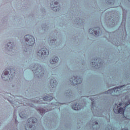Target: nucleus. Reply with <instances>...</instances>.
I'll use <instances>...</instances> for the list:
<instances>
[{"label":"nucleus","mask_w":130,"mask_h":130,"mask_svg":"<svg viewBox=\"0 0 130 130\" xmlns=\"http://www.w3.org/2000/svg\"><path fill=\"white\" fill-rule=\"evenodd\" d=\"M50 7L54 12H58L60 10V6L58 3V0H53L50 3Z\"/></svg>","instance_id":"f257e3e1"},{"label":"nucleus","mask_w":130,"mask_h":130,"mask_svg":"<svg viewBox=\"0 0 130 130\" xmlns=\"http://www.w3.org/2000/svg\"><path fill=\"white\" fill-rule=\"evenodd\" d=\"M24 39L25 41L28 42L27 44L29 46H32L35 44V39L34 38V37L30 35L25 36Z\"/></svg>","instance_id":"f03ea898"},{"label":"nucleus","mask_w":130,"mask_h":130,"mask_svg":"<svg viewBox=\"0 0 130 130\" xmlns=\"http://www.w3.org/2000/svg\"><path fill=\"white\" fill-rule=\"evenodd\" d=\"M39 56H42V55H48L49 54V51L46 48H43L39 50L37 53Z\"/></svg>","instance_id":"7ed1b4c3"},{"label":"nucleus","mask_w":130,"mask_h":130,"mask_svg":"<svg viewBox=\"0 0 130 130\" xmlns=\"http://www.w3.org/2000/svg\"><path fill=\"white\" fill-rule=\"evenodd\" d=\"M10 76H11V74H9V71L5 70L3 72V74L2 75V79H4V81H8V80H11Z\"/></svg>","instance_id":"20e7f679"},{"label":"nucleus","mask_w":130,"mask_h":130,"mask_svg":"<svg viewBox=\"0 0 130 130\" xmlns=\"http://www.w3.org/2000/svg\"><path fill=\"white\" fill-rule=\"evenodd\" d=\"M74 79H73L72 82H71L72 85H75L78 84H81L82 83V78H78V77L74 76Z\"/></svg>","instance_id":"39448f33"},{"label":"nucleus","mask_w":130,"mask_h":130,"mask_svg":"<svg viewBox=\"0 0 130 130\" xmlns=\"http://www.w3.org/2000/svg\"><path fill=\"white\" fill-rule=\"evenodd\" d=\"M114 112L115 113H120V114L124 115V111L125 110V107L120 108L118 110L115 109V108L113 109Z\"/></svg>","instance_id":"423d86ee"},{"label":"nucleus","mask_w":130,"mask_h":130,"mask_svg":"<svg viewBox=\"0 0 130 130\" xmlns=\"http://www.w3.org/2000/svg\"><path fill=\"white\" fill-rule=\"evenodd\" d=\"M94 30H100V28L98 27L94 28H90L89 30V32L90 33V34H94L96 36L98 35V31Z\"/></svg>","instance_id":"0eeeda50"},{"label":"nucleus","mask_w":130,"mask_h":130,"mask_svg":"<svg viewBox=\"0 0 130 130\" xmlns=\"http://www.w3.org/2000/svg\"><path fill=\"white\" fill-rule=\"evenodd\" d=\"M72 108L74 110H80V109H81V105L76 103L72 106Z\"/></svg>","instance_id":"6e6552de"},{"label":"nucleus","mask_w":130,"mask_h":130,"mask_svg":"<svg viewBox=\"0 0 130 130\" xmlns=\"http://www.w3.org/2000/svg\"><path fill=\"white\" fill-rule=\"evenodd\" d=\"M58 61V57H53L52 59L50 60V63H56Z\"/></svg>","instance_id":"1a4fd4ad"},{"label":"nucleus","mask_w":130,"mask_h":130,"mask_svg":"<svg viewBox=\"0 0 130 130\" xmlns=\"http://www.w3.org/2000/svg\"><path fill=\"white\" fill-rule=\"evenodd\" d=\"M52 99H53V98L51 95H49L48 96H45L43 98V100L45 101H51V100H52Z\"/></svg>","instance_id":"9d476101"},{"label":"nucleus","mask_w":130,"mask_h":130,"mask_svg":"<svg viewBox=\"0 0 130 130\" xmlns=\"http://www.w3.org/2000/svg\"><path fill=\"white\" fill-rule=\"evenodd\" d=\"M107 4L108 5H110V6H111L113 5V2H114V0H105Z\"/></svg>","instance_id":"9b49d317"},{"label":"nucleus","mask_w":130,"mask_h":130,"mask_svg":"<svg viewBox=\"0 0 130 130\" xmlns=\"http://www.w3.org/2000/svg\"><path fill=\"white\" fill-rule=\"evenodd\" d=\"M116 89H118V87H115V88H114L112 89H109V90H108L107 91V93H110V94H111V93L112 92H113V91H114V92H115V90H116Z\"/></svg>","instance_id":"f8f14e48"},{"label":"nucleus","mask_w":130,"mask_h":130,"mask_svg":"<svg viewBox=\"0 0 130 130\" xmlns=\"http://www.w3.org/2000/svg\"><path fill=\"white\" fill-rule=\"evenodd\" d=\"M41 11L42 13V14H43L44 15H46V11L45 10V9L42 8L41 10Z\"/></svg>","instance_id":"ddd939ff"},{"label":"nucleus","mask_w":130,"mask_h":130,"mask_svg":"<svg viewBox=\"0 0 130 130\" xmlns=\"http://www.w3.org/2000/svg\"><path fill=\"white\" fill-rule=\"evenodd\" d=\"M39 112H40L41 114H43V113H45V110L42 109L39 110Z\"/></svg>","instance_id":"4468645a"},{"label":"nucleus","mask_w":130,"mask_h":130,"mask_svg":"<svg viewBox=\"0 0 130 130\" xmlns=\"http://www.w3.org/2000/svg\"><path fill=\"white\" fill-rule=\"evenodd\" d=\"M129 104H130V100H129L128 102L125 104V106H127L129 105Z\"/></svg>","instance_id":"2eb2a0df"},{"label":"nucleus","mask_w":130,"mask_h":130,"mask_svg":"<svg viewBox=\"0 0 130 130\" xmlns=\"http://www.w3.org/2000/svg\"><path fill=\"white\" fill-rule=\"evenodd\" d=\"M75 15V13H71V15L70 16V17H75V15Z\"/></svg>","instance_id":"dca6fc26"},{"label":"nucleus","mask_w":130,"mask_h":130,"mask_svg":"<svg viewBox=\"0 0 130 130\" xmlns=\"http://www.w3.org/2000/svg\"><path fill=\"white\" fill-rule=\"evenodd\" d=\"M126 14H124V12H123V16L122 17H126Z\"/></svg>","instance_id":"f3484780"},{"label":"nucleus","mask_w":130,"mask_h":130,"mask_svg":"<svg viewBox=\"0 0 130 130\" xmlns=\"http://www.w3.org/2000/svg\"><path fill=\"white\" fill-rule=\"evenodd\" d=\"M92 106H94V101H92Z\"/></svg>","instance_id":"a211bd4d"},{"label":"nucleus","mask_w":130,"mask_h":130,"mask_svg":"<svg viewBox=\"0 0 130 130\" xmlns=\"http://www.w3.org/2000/svg\"><path fill=\"white\" fill-rule=\"evenodd\" d=\"M115 106H116L117 108H118L119 107V106H118V105H116V104H115Z\"/></svg>","instance_id":"6ab92c4d"},{"label":"nucleus","mask_w":130,"mask_h":130,"mask_svg":"<svg viewBox=\"0 0 130 130\" xmlns=\"http://www.w3.org/2000/svg\"><path fill=\"white\" fill-rule=\"evenodd\" d=\"M119 106H121V105H122V104L120 103V104H119Z\"/></svg>","instance_id":"aec40b11"},{"label":"nucleus","mask_w":130,"mask_h":130,"mask_svg":"<svg viewBox=\"0 0 130 130\" xmlns=\"http://www.w3.org/2000/svg\"><path fill=\"white\" fill-rule=\"evenodd\" d=\"M20 117H22L21 116V114H20Z\"/></svg>","instance_id":"412c9836"},{"label":"nucleus","mask_w":130,"mask_h":130,"mask_svg":"<svg viewBox=\"0 0 130 130\" xmlns=\"http://www.w3.org/2000/svg\"><path fill=\"white\" fill-rule=\"evenodd\" d=\"M95 124H98V122H96Z\"/></svg>","instance_id":"4be33fe9"},{"label":"nucleus","mask_w":130,"mask_h":130,"mask_svg":"<svg viewBox=\"0 0 130 130\" xmlns=\"http://www.w3.org/2000/svg\"><path fill=\"white\" fill-rule=\"evenodd\" d=\"M52 41H53H53H54V40H52Z\"/></svg>","instance_id":"5701e85b"},{"label":"nucleus","mask_w":130,"mask_h":130,"mask_svg":"<svg viewBox=\"0 0 130 130\" xmlns=\"http://www.w3.org/2000/svg\"><path fill=\"white\" fill-rule=\"evenodd\" d=\"M105 17H107V15H105Z\"/></svg>","instance_id":"b1692460"},{"label":"nucleus","mask_w":130,"mask_h":130,"mask_svg":"<svg viewBox=\"0 0 130 130\" xmlns=\"http://www.w3.org/2000/svg\"><path fill=\"white\" fill-rule=\"evenodd\" d=\"M10 44H12V43H10Z\"/></svg>","instance_id":"393cba45"},{"label":"nucleus","mask_w":130,"mask_h":130,"mask_svg":"<svg viewBox=\"0 0 130 130\" xmlns=\"http://www.w3.org/2000/svg\"><path fill=\"white\" fill-rule=\"evenodd\" d=\"M117 17H120V16L118 15Z\"/></svg>","instance_id":"a878e982"},{"label":"nucleus","mask_w":130,"mask_h":130,"mask_svg":"<svg viewBox=\"0 0 130 130\" xmlns=\"http://www.w3.org/2000/svg\"><path fill=\"white\" fill-rule=\"evenodd\" d=\"M8 47H9V46H10V45H8Z\"/></svg>","instance_id":"bb28decb"},{"label":"nucleus","mask_w":130,"mask_h":130,"mask_svg":"<svg viewBox=\"0 0 130 130\" xmlns=\"http://www.w3.org/2000/svg\"><path fill=\"white\" fill-rule=\"evenodd\" d=\"M91 101H93V100H91Z\"/></svg>","instance_id":"cd10ccee"},{"label":"nucleus","mask_w":130,"mask_h":130,"mask_svg":"<svg viewBox=\"0 0 130 130\" xmlns=\"http://www.w3.org/2000/svg\"><path fill=\"white\" fill-rule=\"evenodd\" d=\"M53 83H54V81H53Z\"/></svg>","instance_id":"c85d7f7f"}]
</instances>
